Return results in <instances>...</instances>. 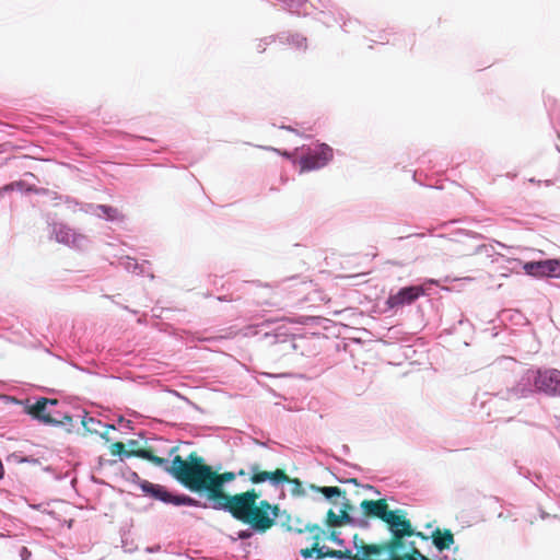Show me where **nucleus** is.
I'll return each instance as SVG.
<instances>
[{
	"label": "nucleus",
	"instance_id": "0eeeda50",
	"mask_svg": "<svg viewBox=\"0 0 560 560\" xmlns=\"http://www.w3.org/2000/svg\"><path fill=\"white\" fill-rule=\"evenodd\" d=\"M537 390L549 396H560V371L557 369L538 370L534 377Z\"/></svg>",
	"mask_w": 560,
	"mask_h": 560
},
{
	"label": "nucleus",
	"instance_id": "9d476101",
	"mask_svg": "<svg viewBox=\"0 0 560 560\" xmlns=\"http://www.w3.org/2000/svg\"><path fill=\"white\" fill-rule=\"evenodd\" d=\"M432 542L438 550L443 551L450 549L454 544V535L451 529L435 528L431 534Z\"/></svg>",
	"mask_w": 560,
	"mask_h": 560
},
{
	"label": "nucleus",
	"instance_id": "f257e3e1",
	"mask_svg": "<svg viewBox=\"0 0 560 560\" xmlns=\"http://www.w3.org/2000/svg\"><path fill=\"white\" fill-rule=\"evenodd\" d=\"M166 472L188 490L205 492L214 509L229 512L256 533L265 534L276 524L280 513L279 504L259 501L260 492L254 488L235 494L225 493L224 483L233 481L236 474L214 471L196 452H191L185 459L175 455Z\"/></svg>",
	"mask_w": 560,
	"mask_h": 560
},
{
	"label": "nucleus",
	"instance_id": "4be33fe9",
	"mask_svg": "<svg viewBox=\"0 0 560 560\" xmlns=\"http://www.w3.org/2000/svg\"><path fill=\"white\" fill-rule=\"evenodd\" d=\"M177 450H178V447H177V446H173V447L170 450V452H168V456H172L174 453H176V452H177Z\"/></svg>",
	"mask_w": 560,
	"mask_h": 560
},
{
	"label": "nucleus",
	"instance_id": "6e6552de",
	"mask_svg": "<svg viewBox=\"0 0 560 560\" xmlns=\"http://www.w3.org/2000/svg\"><path fill=\"white\" fill-rule=\"evenodd\" d=\"M249 480L253 483H261L269 480L272 485H280L291 481V478L287 475L283 469L277 468L275 471L261 470L257 464L250 466Z\"/></svg>",
	"mask_w": 560,
	"mask_h": 560
},
{
	"label": "nucleus",
	"instance_id": "9b49d317",
	"mask_svg": "<svg viewBox=\"0 0 560 560\" xmlns=\"http://www.w3.org/2000/svg\"><path fill=\"white\" fill-rule=\"evenodd\" d=\"M82 425L84 427L85 431L94 434H100L104 436L106 433H108L109 430H114V425L103 424L100 420L88 417L86 415L81 420Z\"/></svg>",
	"mask_w": 560,
	"mask_h": 560
},
{
	"label": "nucleus",
	"instance_id": "4468645a",
	"mask_svg": "<svg viewBox=\"0 0 560 560\" xmlns=\"http://www.w3.org/2000/svg\"><path fill=\"white\" fill-rule=\"evenodd\" d=\"M537 272L548 277L560 276V261L546 260L537 264Z\"/></svg>",
	"mask_w": 560,
	"mask_h": 560
},
{
	"label": "nucleus",
	"instance_id": "20e7f679",
	"mask_svg": "<svg viewBox=\"0 0 560 560\" xmlns=\"http://www.w3.org/2000/svg\"><path fill=\"white\" fill-rule=\"evenodd\" d=\"M58 405L57 399L40 398L34 405L28 407L27 412L35 419L46 424H70L72 417L54 410L52 408Z\"/></svg>",
	"mask_w": 560,
	"mask_h": 560
},
{
	"label": "nucleus",
	"instance_id": "6ab92c4d",
	"mask_svg": "<svg viewBox=\"0 0 560 560\" xmlns=\"http://www.w3.org/2000/svg\"><path fill=\"white\" fill-rule=\"evenodd\" d=\"M325 539H329L334 542H337V544H341L342 541L338 538V533L332 529V530H329L328 533L326 532V536H325Z\"/></svg>",
	"mask_w": 560,
	"mask_h": 560
},
{
	"label": "nucleus",
	"instance_id": "a211bd4d",
	"mask_svg": "<svg viewBox=\"0 0 560 560\" xmlns=\"http://www.w3.org/2000/svg\"><path fill=\"white\" fill-rule=\"evenodd\" d=\"M290 483H293L294 485V488L292 490L293 493L295 494H301L303 493V488H302V483L299 479H291V481H289Z\"/></svg>",
	"mask_w": 560,
	"mask_h": 560
},
{
	"label": "nucleus",
	"instance_id": "39448f33",
	"mask_svg": "<svg viewBox=\"0 0 560 560\" xmlns=\"http://www.w3.org/2000/svg\"><path fill=\"white\" fill-rule=\"evenodd\" d=\"M334 158L332 149L320 143L315 149H308L299 161L301 172H310L326 166Z\"/></svg>",
	"mask_w": 560,
	"mask_h": 560
},
{
	"label": "nucleus",
	"instance_id": "7ed1b4c3",
	"mask_svg": "<svg viewBox=\"0 0 560 560\" xmlns=\"http://www.w3.org/2000/svg\"><path fill=\"white\" fill-rule=\"evenodd\" d=\"M312 489L318 493H322L326 499L330 500L331 503L334 504H337V501L334 500V498H342L339 514H337L332 509H329L326 514L325 524L328 527L335 528L352 523V518L349 513L353 509V506L350 500L347 499L345 490H341L339 487L318 486H312Z\"/></svg>",
	"mask_w": 560,
	"mask_h": 560
},
{
	"label": "nucleus",
	"instance_id": "2eb2a0df",
	"mask_svg": "<svg viewBox=\"0 0 560 560\" xmlns=\"http://www.w3.org/2000/svg\"><path fill=\"white\" fill-rule=\"evenodd\" d=\"M167 503L173 504V505L196 506V505H198L199 502L196 499L185 495V494L176 495V494L171 493V498L167 501Z\"/></svg>",
	"mask_w": 560,
	"mask_h": 560
},
{
	"label": "nucleus",
	"instance_id": "5701e85b",
	"mask_svg": "<svg viewBox=\"0 0 560 560\" xmlns=\"http://www.w3.org/2000/svg\"><path fill=\"white\" fill-rule=\"evenodd\" d=\"M237 475H238V476H245V475H246V472L242 469V470H240V471L237 472Z\"/></svg>",
	"mask_w": 560,
	"mask_h": 560
},
{
	"label": "nucleus",
	"instance_id": "b1692460",
	"mask_svg": "<svg viewBox=\"0 0 560 560\" xmlns=\"http://www.w3.org/2000/svg\"><path fill=\"white\" fill-rule=\"evenodd\" d=\"M281 154H282L283 156H287V158H289V156H290V154H289L288 152H283V153H281Z\"/></svg>",
	"mask_w": 560,
	"mask_h": 560
},
{
	"label": "nucleus",
	"instance_id": "ddd939ff",
	"mask_svg": "<svg viewBox=\"0 0 560 560\" xmlns=\"http://www.w3.org/2000/svg\"><path fill=\"white\" fill-rule=\"evenodd\" d=\"M142 489H143L144 492L149 493L154 499H158V500H160V501H162L164 503H167V501L171 498V492H168L165 487L160 486V485H154V483H151V482H145L142 486Z\"/></svg>",
	"mask_w": 560,
	"mask_h": 560
},
{
	"label": "nucleus",
	"instance_id": "f8f14e48",
	"mask_svg": "<svg viewBox=\"0 0 560 560\" xmlns=\"http://www.w3.org/2000/svg\"><path fill=\"white\" fill-rule=\"evenodd\" d=\"M56 236L59 242L74 246H78L80 241L83 238L82 235L68 226H60L56 232Z\"/></svg>",
	"mask_w": 560,
	"mask_h": 560
},
{
	"label": "nucleus",
	"instance_id": "f3484780",
	"mask_svg": "<svg viewBox=\"0 0 560 560\" xmlns=\"http://www.w3.org/2000/svg\"><path fill=\"white\" fill-rule=\"evenodd\" d=\"M365 273L339 275V276H337V279L342 280V281H348L350 284H359V282H355L354 280L363 277Z\"/></svg>",
	"mask_w": 560,
	"mask_h": 560
},
{
	"label": "nucleus",
	"instance_id": "423d86ee",
	"mask_svg": "<svg viewBox=\"0 0 560 560\" xmlns=\"http://www.w3.org/2000/svg\"><path fill=\"white\" fill-rule=\"evenodd\" d=\"M109 452L114 456L125 455L127 457L135 456L145 459L158 467H162L165 471L166 467H170L167 458L155 455L151 446L126 451L122 442H115L109 446Z\"/></svg>",
	"mask_w": 560,
	"mask_h": 560
},
{
	"label": "nucleus",
	"instance_id": "aec40b11",
	"mask_svg": "<svg viewBox=\"0 0 560 560\" xmlns=\"http://www.w3.org/2000/svg\"><path fill=\"white\" fill-rule=\"evenodd\" d=\"M249 536H250V534H249L248 532H246V530H242V532H240V534H238V537H240L241 539H247V538H249Z\"/></svg>",
	"mask_w": 560,
	"mask_h": 560
},
{
	"label": "nucleus",
	"instance_id": "dca6fc26",
	"mask_svg": "<svg viewBox=\"0 0 560 560\" xmlns=\"http://www.w3.org/2000/svg\"><path fill=\"white\" fill-rule=\"evenodd\" d=\"M97 209L108 219V220H118V219H121L122 215L121 213L119 212L118 209L116 208H113V207H109V206H105V205H101L97 207Z\"/></svg>",
	"mask_w": 560,
	"mask_h": 560
},
{
	"label": "nucleus",
	"instance_id": "1a4fd4ad",
	"mask_svg": "<svg viewBox=\"0 0 560 560\" xmlns=\"http://www.w3.org/2000/svg\"><path fill=\"white\" fill-rule=\"evenodd\" d=\"M422 294V287H406L399 290L397 293L390 294L386 301V304L388 305L389 308L400 307L404 306L405 304H411Z\"/></svg>",
	"mask_w": 560,
	"mask_h": 560
},
{
	"label": "nucleus",
	"instance_id": "412c9836",
	"mask_svg": "<svg viewBox=\"0 0 560 560\" xmlns=\"http://www.w3.org/2000/svg\"><path fill=\"white\" fill-rule=\"evenodd\" d=\"M413 536H418V537H420V538H421V539H423V540H427V539H428V537H427L423 533H420V532H419V533H417L416 530H415V535H413Z\"/></svg>",
	"mask_w": 560,
	"mask_h": 560
},
{
	"label": "nucleus",
	"instance_id": "f03ea898",
	"mask_svg": "<svg viewBox=\"0 0 560 560\" xmlns=\"http://www.w3.org/2000/svg\"><path fill=\"white\" fill-rule=\"evenodd\" d=\"M298 534H306L305 541L310 547L302 548L300 555L303 559L312 558L314 555L316 559L336 558L339 560H355L354 553L349 550H334L320 546V541L325 540L326 532L318 524H306L304 528H292Z\"/></svg>",
	"mask_w": 560,
	"mask_h": 560
},
{
	"label": "nucleus",
	"instance_id": "393cba45",
	"mask_svg": "<svg viewBox=\"0 0 560 560\" xmlns=\"http://www.w3.org/2000/svg\"><path fill=\"white\" fill-rule=\"evenodd\" d=\"M130 444L131 445H137V442L136 441H130Z\"/></svg>",
	"mask_w": 560,
	"mask_h": 560
}]
</instances>
